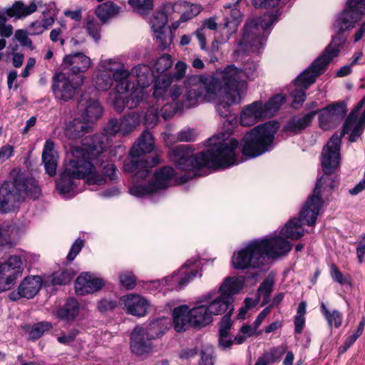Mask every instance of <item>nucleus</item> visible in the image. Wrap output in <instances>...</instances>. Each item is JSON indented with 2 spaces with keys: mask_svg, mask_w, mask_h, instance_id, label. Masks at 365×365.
<instances>
[{
  "mask_svg": "<svg viewBox=\"0 0 365 365\" xmlns=\"http://www.w3.org/2000/svg\"><path fill=\"white\" fill-rule=\"evenodd\" d=\"M63 64L71 76H83L91 66V58L82 53H76L68 55L63 58Z\"/></svg>",
  "mask_w": 365,
  "mask_h": 365,
  "instance_id": "nucleus-25",
  "label": "nucleus"
},
{
  "mask_svg": "<svg viewBox=\"0 0 365 365\" xmlns=\"http://www.w3.org/2000/svg\"><path fill=\"white\" fill-rule=\"evenodd\" d=\"M197 135V132L195 129L185 128L178 133L177 138L181 142L194 141L196 140Z\"/></svg>",
  "mask_w": 365,
  "mask_h": 365,
  "instance_id": "nucleus-57",
  "label": "nucleus"
},
{
  "mask_svg": "<svg viewBox=\"0 0 365 365\" xmlns=\"http://www.w3.org/2000/svg\"><path fill=\"white\" fill-rule=\"evenodd\" d=\"M279 126L277 122L269 121L247 132L244 138L242 153L244 156L255 158L268 151Z\"/></svg>",
  "mask_w": 365,
  "mask_h": 365,
  "instance_id": "nucleus-8",
  "label": "nucleus"
},
{
  "mask_svg": "<svg viewBox=\"0 0 365 365\" xmlns=\"http://www.w3.org/2000/svg\"><path fill=\"white\" fill-rule=\"evenodd\" d=\"M183 9L182 14L180 18L181 22H185L197 16L202 11V7L197 4H192L188 1H183L180 4Z\"/></svg>",
  "mask_w": 365,
  "mask_h": 365,
  "instance_id": "nucleus-47",
  "label": "nucleus"
},
{
  "mask_svg": "<svg viewBox=\"0 0 365 365\" xmlns=\"http://www.w3.org/2000/svg\"><path fill=\"white\" fill-rule=\"evenodd\" d=\"M78 110L83 119L90 124L98 119L103 112L99 102L96 99L88 98L86 93L81 96Z\"/></svg>",
  "mask_w": 365,
  "mask_h": 365,
  "instance_id": "nucleus-24",
  "label": "nucleus"
},
{
  "mask_svg": "<svg viewBox=\"0 0 365 365\" xmlns=\"http://www.w3.org/2000/svg\"><path fill=\"white\" fill-rule=\"evenodd\" d=\"M92 130L91 124L85 120L76 118L71 120L65 128L66 136L71 140H75L84 136Z\"/></svg>",
  "mask_w": 365,
  "mask_h": 365,
  "instance_id": "nucleus-32",
  "label": "nucleus"
},
{
  "mask_svg": "<svg viewBox=\"0 0 365 365\" xmlns=\"http://www.w3.org/2000/svg\"><path fill=\"white\" fill-rule=\"evenodd\" d=\"M128 4L132 11L140 16L149 15L155 6L154 0H128Z\"/></svg>",
  "mask_w": 365,
  "mask_h": 365,
  "instance_id": "nucleus-44",
  "label": "nucleus"
},
{
  "mask_svg": "<svg viewBox=\"0 0 365 365\" xmlns=\"http://www.w3.org/2000/svg\"><path fill=\"white\" fill-rule=\"evenodd\" d=\"M153 33L156 41L162 50L165 49L171 44L173 41V36L171 31L168 29V28H165V29H162L160 31H156Z\"/></svg>",
  "mask_w": 365,
  "mask_h": 365,
  "instance_id": "nucleus-49",
  "label": "nucleus"
},
{
  "mask_svg": "<svg viewBox=\"0 0 365 365\" xmlns=\"http://www.w3.org/2000/svg\"><path fill=\"white\" fill-rule=\"evenodd\" d=\"M42 5L43 1L41 0H34L29 5L24 4L22 1H17L11 6L3 11V12L8 17H14L20 19L34 14L37 10L38 6H41Z\"/></svg>",
  "mask_w": 365,
  "mask_h": 365,
  "instance_id": "nucleus-28",
  "label": "nucleus"
},
{
  "mask_svg": "<svg viewBox=\"0 0 365 365\" xmlns=\"http://www.w3.org/2000/svg\"><path fill=\"white\" fill-rule=\"evenodd\" d=\"M101 155H102V153H101L100 155L96 158V161H98V163H99V167L97 168V172L104 179V182L103 183H101V185H103V184L105 183L106 179L99 173V170H102V171L103 172L104 175L108 176L110 178V180H113L115 178V175H116V168H115V166L113 164H108V165H106L105 166H103V160ZM71 179H72V181L73 182V187L72 190L70 192L66 193H66L65 194L62 193L61 192V190L58 187V182L59 181V178L56 181V189H57L58 193L62 197H63L64 198H70V197H72L75 196L77 194L78 190H77L76 183V180L86 179V182L88 185H97V183H89L88 182V180H87L86 178H76V177L74 178V177H72ZM98 185H101V184H98Z\"/></svg>",
  "mask_w": 365,
  "mask_h": 365,
  "instance_id": "nucleus-27",
  "label": "nucleus"
},
{
  "mask_svg": "<svg viewBox=\"0 0 365 365\" xmlns=\"http://www.w3.org/2000/svg\"><path fill=\"white\" fill-rule=\"evenodd\" d=\"M145 88L136 87L131 92L125 101L116 97L114 101V106L118 112H122L125 106L129 109L136 108L140 102H142L146 96Z\"/></svg>",
  "mask_w": 365,
  "mask_h": 365,
  "instance_id": "nucleus-30",
  "label": "nucleus"
},
{
  "mask_svg": "<svg viewBox=\"0 0 365 365\" xmlns=\"http://www.w3.org/2000/svg\"><path fill=\"white\" fill-rule=\"evenodd\" d=\"M364 127L365 125L363 119L359 120L356 122V118L354 117V113L351 112L345 120L341 135H338L337 134H334V135L339 137L341 141L343 135L351 132L349 140L351 142H355L363 133Z\"/></svg>",
  "mask_w": 365,
  "mask_h": 365,
  "instance_id": "nucleus-34",
  "label": "nucleus"
},
{
  "mask_svg": "<svg viewBox=\"0 0 365 365\" xmlns=\"http://www.w3.org/2000/svg\"><path fill=\"white\" fill-rule=\"evenodd\" d=\"M319 185L320 182L315 185L313 194L308 197L299 212V218H297L302 223L309 226L315 225L323 204L322 200L317 195Z\"/></svg>",
  "mask_w": 365,
  "mask_h": 365,
  "instance_id": "nucleus-20",
  "label": "nucleus"
},
{
  "mask_svg": "<svg viewBox=\"0 0 365 365\" xmlns=\"http://www.w3.org/2000/svg\"><path fill=\"white\" fill-rule=\"evenodd\" d=\"M119 279L121 285L127 289H133L135 285V277L131 272H125L119 275Z\"/></svg>",
  "mask_w": 365,
  "mask_h": 365,
  "instance_id": "nucleus-61",
  "label": "nucleus"
},
{
  "mask_svg": "<svg viewBox=\"0 0 365 365\" xmlns=\"http://www.w3.org/2000/svg\"><path fill=\"white\" fill-rule=\"evenodd\" d=\"M158 118V108L152 106L147 110L145 114V124L148 128H153L157 124Z\"/></svg>",
  "mask_w": 365,
  "mask_h": 365,
  "instance_id": "nucleus-56",
  "label": "nucleus"
},
{
  "mask_svg": "<svg viewBox=\"0 0 365 365\" xmlns=\"http://www.w3.org/2000/svg\"><path fill=\"white\" fill-rule=\"evenodd\" d=\"M274 283L273 277L270 276L267 277L260 284L258 289L259 294L264 295L265 297H268L272 292Z\"/></svg>",
  "mask_w": 365,
  "mask_h": 365,
  "instance_id": "nucleus-60",
  "label": "nucleus"
},
{
  "mask_svg": "<svg viewBox=\"0 0 365 365\" xmlns=\"http://www.w3.org/2000/svg\"><path fill=\"white\" fill-rule=\"evenodd\" d=\"M6 14L0 9V36L4 38L10 37L13 34L14 28L12 25L6 24Z\"/></svg>",
  "mask_w": 365,
  "mask_h": 365,
  "instance_id": "nucleus-54",
  "label": "nucleus"
},
{
  "mask_svg": "<svg viewBox=\"0 0 365 365\" xmlns=\"http://www.w3.org/2000/svg\"><path fill=\"white\" fill-rule=\"evenodd\" d=\"M259 240L263 245L262 250L266 259L284 255L292 248V245L280 235H269Z\"/></svg>",
  "mask_w": 365,
  "mask_h": 365,
  "instance_id": "nucleus-19",
  "label": "nucleus"
},
{
  "mask_svg": "<svg viewBox=\"0 0 365 365\" xmlns=\"http://www.w3.org/2000/svg\"><path fill=\"white\" fill-rule=\"evenodd\" d=\"M235 67L240 71V79L241 81H245V83H247L246 81H245L242 78L243 73L247 76V78H251V79H254L255 78H256L257 76L258 66H257V63L254 62L253 61H247L244 64L243 70L237 68V66H235ZM246 84L247 85V83H246Z\"/></svg>",
  "mask_w": 365,
  "mask_h": 365,
  "instance_id": "nucleus-52",
  "label": "nucleus"
},
{
  "mask_svg": "<svg viewBox=\"0 0 365 365\" xmlns=\"http://www.w3.org/2000/svg\"><path fill=\"white\" fill-rule=\"evenodd\" d=\"M240 71L231 64L212 75L188 76L184 81L180 105L185 108L214 100L222 91L232 103H240L247 93V84L240 79Z\"/></svg>",
  "mask_w": 365,
  "mask_h": 365,
  "instance_id": "nucleus-2",
  "label": "nucleus"
},
{
  "mask_svg": "<svg viewBox=\"0 0 365 365\" xmlns=\"http://www.w3.org/2000/svg\"><path fill=\"white\" fill-rule=\"evenodd\" d=\"M154 146L153 135L147 130L143 131L130 150V158L124 161V171L138 179L146 178L151 168L160 163L158 156L150 158L145 155L152 152Z\"/></svg>",
  "mask_w": 365,
  "mask_h": 365,
  "instance_id": "nucleus-5",
  "label": "nucleus"
},
{
  "mask_svg": "<svg viewBox=\"0 0 365 365\" xmlns=\"http://www.w3.org/2000/svg\"><path fill=\"white\" fill-rule=\"evenodd\" d=\"M98 68L113 76L116 83L115 90L119 94L127 93L133 87V83L129 80L130 71L125 67L120 58L102 59L99 62Z\"/></svg>",
  "mask_w": 365,
  "mask_h": 365,
  "instance_id": "nucleus-14",
  "label": "nucleus"
},
{
  "mask_svg": "<svg viewBox=\"0 0 365 365\" xmlns=\"http://www.w3.org/2000/svg\"><path fill=\"white\" fill-rule=\"evenodd\" d=\"M230 12V19H227L224 24V27L222 29L229 33V35L237 31L242 19L241 12L235 6V8L231 9Z\"/></svg>",
  "mask_w": 365,
  "mask_h": 365,
  "instance_id": "nucleus-46",
  "label": "nucleus"
},
{
  "mask_svg": "<svg viewBox=\"0 0 365 365\" xmlns=\"http://www.w3.org/2000/svg\"><path fill=\"white\" fill-rule=\"evenodd\" d=\"M23 263L19 256L12 255L4 263H0V292L7 291L20 278Z\"/></svg>",
  "mask_w": 365,
  "mask_h": 365,
  "instance_id": "nucleus-17",
  "label": "nucleus"
},
{
  "mask_svg": "<svg viewBox=\"0 0 365 365\" xmlns=\"http://www.w3.org/2000/svg\"><path fill=\"white\" fill-rule=\"evenodd\" d=\"M168 23V16L162 11H157L150 19V26L153 31L165 29Z\"/></svg>",
  "mask_w": 365,
  "mask_h": 365,
  "instance_id": "nucleus-50",
  "label": "nucleus"
},
{
  "mask_svg": "<svg viewBox=\"0 0 365 365\" xmlns=\"http://www.w3.org/2000/svg\"><path fill=\"white\" fill-rule=\"evenodd\" d=\"M58 155L54 150V143L50 140L45 143L42 153V162L46 172L51 176L56 174L57 168Z\"/></svg>",
  "mask_w": 365,
  "mask_h": 365,
  "instance_id": "nucleus-33",
  "label": "nucleus"
},
{
  "mask_svg": "<svg viewBox=\"0 0 365 365\" xmlns=\"http://www.w3.org/2000/svg\"><path fill=\"white\" fill-rule=\"evenodd\" d=\"M206 151L192 154L189 145H180L170 149V159L182 170H197L202 167L227 168L237 165L236 157L238 141L228 133L215 135L207 141Z\"/></svg>",
  "mask_w": 365,
  "mask_h": 365,
  "instance_id": "nucleus-3",
  "label": "nucleus"
},
{
  "mask_svg": "<svg viewBox=\"0 0 365 365\" xmlns=\"http://www.w3.org/2000/svg\"><path fill=\"white\" fill-rule=\"evenodd\" d=\"M190 312L192 319L193 327H205L213 320V317L210 312H208V309L202 299L192 309H190Z\"/></svg>",
  "mask_w": 365,
  "mask_h": 365,
  "instance_id": "nucleus-31",
  "label": "nucleus"
},
{
  "mask_svg": "<svg viewBox=\"0 0 365 365\" xmlns=\"http://www.w3.org/2000/svg\"><path fill=\"white\" fill-rule=\"evenodd\" d=\"M42 286V279L39 276H30L24 279L16 291L9 294V299L16 301L20 298H33L40 290Z\"/></svg>",
  "mask_w": 365,
  "mask_h": 365,
  "instance_id": "nucleus-22",
  "label": "nucleus"
},
{
  "mask_svg": "<svg viewBox=\"0 0 365 365\" xmlns=\"http://www.w3.org/2000/svg\"><path fill=\"white\" fill-rule=\"evenodd\" d=\"M78 302L73 298H69L64 306L57 311V317L60 319L72 322L78 316Z\"/></svg>",
  "mask_w": 365,
  "mask_h": 365,
  "instance_id": "nucleus-39",
  "label": "nucleus"
},
{
  "mask_svg": "<svg viewBox=\"0 0 365 365\" xmlns=\"http://www.w3.org/2000/svg\"><path fill=\"white\" fill-rule=\"evenodd\" d=\"M262 249L263 245L259 239L248 242L233 255L232 263L234 268L245 269L249 267L258 268L264 265L267 260Z\"/></svg>",
  "mask_w": 365,
  "mask_h": 365,
  "instance_id": "nucleus-12",
  "label": "nucleus"
},
{
  "mask_svg": "<svg viewBox=\"0 0 365 365\" xmlns=\"http://www.w3.org/2000/svg\"><path fill=\"white\" fill-rule=\"evenodd\" d=\"M29 32L24 29H17L14 34L15 39L20 43L23 46H26L33 50V42L29 38Z\"/></svg>",
  "mask_w": 365,
  "mask_h": 365,
  "instance_id": "nucleus-55",
  "label": "nucleus"
},
{
  "mask_svg": "<svg viewBox=\"0 0 365 365\" xmlns=\"http://www.w3.org/2000/svg\"><path fill=\"white\" fill-rule=\"evenodd\" d=\"M130 71V76L135 78L138 87L145 88L150 85L153 73L148 65L138 64Z\"/></svg>",
  "mask_w": 365,
  "mask_h": 365,
  "instance_id": "nucleus-36",
  "label": "nucleus"
},
{
  "mask_svg": "<svg viewBox=\"0 0 365 365\" xmlns=\"http://www.w3.org/2000/svg\"><path fill=\"white\" fill-rule=\"evenodd\" d=\"M302 225V223L297 218L291 219L285 224L280 234L291 240H298L304 234Z\"/></svg>",
  "mask_w": 365,
  "mask_h": 365,
  "instance_id": "nucleus-40",
  "label": "nucleus"
},
{
  "mask_svg": "<svg viewBox=\"0 0 365 365\" xmlns=\"http://www.w3.org/2000/svg\"><path fill=\"white\" fill-rule=\"evenodd\" d=\"M120 12V7L112 1H107L98 6L95 13L103 22L117 16Z\"/></svg>",
  "mask_w": 365,
  "mask_h": 365,
  "instance_id": "nucleus-41",
  "label": "nucleus"
},
{
  "mask_svg": "<svg viewBox=\"0 0 365 365\" xmlns=\"http://www.w3.org/2000/svg\"><path fill=\"white\" fill-rule=\"evenodd\" d=\"M86 30L88 34L96 41L101 38V25L93 19L88 20Z\"/></svg>",
  "mask_w": 365,
  "mask_h": 365,
  "instance_id": "nucleus-58",
  "label": "nucleus"
},
{
  "mask_svg": "<svg viewBox=\"0 0 365 365\" xmlns=\"http://www.w3.org/2000/svg\"><path fill=\"white\" fill-rule=\"evenodd\" d=\"M274 21V16L269 14L250 19L245 25L242 38L237 43L238 48L233 52L234 57L245 51L259 52L266 43L267 30Z\"/></svg>",
  "mask_w": 365,
  "mask_h": 365,
  "instance_id": "nucleus-7",
  "label": "nucleus"
},
{
  "mask_svg": "<svg viewBox=\"0 0 365 365\" xmlns=\"http://www.w3.org/2000/svg\"><path fill=\"white\" fill-rule=\"evenodd\" d=\"M330 268L331 277L335 282L341 285L350 283L349 279L342 274V273L335 264H331Z\"/></svg>",
  "mask_w": 365,
  "mask_h": 365,
  "instance_id": "nucleus-62",
  "label": "nucleus"
},
{
  "mask_svg": "<svg viewBox=\"0 0 365 365\" xmlns=\"http://www.w3.org/2000/svg\"><path fill=\"white\" fill-rule=\"evenodd\" d=\"M364 15H365V0L347 1L346 9L334 24V29L337 36L332 38L324 53L297 76L294 81L297 86L307 89L315 81L316 78L324 71L327 66L334 57L338 56L341 49L345 42V38L341 34L353 28Z\"/></svg>",
  "mask_w": 365,
  "mask_h": 365,
  "instance_id": "nucleus-4",
  "label": "nucleus"
},
{
  "mask_svg": "<svg viewBox=\"0 0 365 365\" xmlns=\"http://www.w3.org/2000/svg\"><path fill=\"white\" fill-rule=\"evenodd\" d=\"M52 328L51 323L47 322H41L32 326L29 331V337L31 339H37L40 338L44 332L49 331Z\"/></svg>",
  "mask_w": 365,
  "mask_h": 365,
  "instance_id": "nucleus-51",
  "label": "nucleus"
},
{
  "mask_svg": "<svg viewBox=\"0 0 365 365\" xmlns=\"http://www.w3.org/2000/svg\"><path fill=\"white\" fill-rule=\"evenodd\" d=\"M75 275L71 269L63 268L52 274L51 282L55 285H63L71 282Z\"/></svg>",
  "mask_w": 365,
  "mask_h": 365,
  "instance_id": "nucleus-48",
  "label": "nucleus"
},
{
  "mask_svg": "<svg viewBox=\"0 0 365 365\" xmlns=\"http://www.w3.org/2000/svg\"><path fill=\"white\" fill-rule=\"evenodd\" d=\"M41 190L34 180L18 175L12 181H6L0 186V212L14 210L27 197L38 198Z\"/></svg>",
  "mask_w": 365,
  "mask_h": 365,
  "instance_id": "nucleus-6",
  "label": "nucleus"
},
{
  "mask_svg": "<svg viewBox=\"0 0 365 365\" xmlns=\"http://www.w3.org/2000/svg\"><path fill=\"white\" fill-rule=\"evenodd\" d=\"M84 76H71L62 71L53 76L52 90L56 98L63 101L71 100L83 85Z\"/></svg>",
  "mask_w": 365,
  "mask_h": 365,
  "instance_id": "nucleus-15",
  "label": "nucleus"
},
{
  "mask_svg": "<svg viewBox=\"0 0 365 365\" xmlns=\"http://www.w3.org/2000/svg\"><path fill=\"white\" fill-rule=\"evenodd\" d=\"M170 326L171 322L169 318L160 317L151 321L145 331L148 337L154 339L164 334Z\"/></svg>",
  "mask_w": 365,
  "mask_h": 365,
  "instance_id": "nucleus-35",
  "label": "nucleus"
},
{
  "mask_svg": "<svg viewBox=\"0 0 365 365\" xmlns=\"http://www.w3.org/2000/svg\"><path fill=\"white\" fill-rule=\"evenodd\" d=\"M170 75H163L157 77L153 87V96L158 101H167L169 88L172 83Z\"/></svg>",
  "mask_w": 365,
  "mask_h": 365,
  "instance_id": "nucleus-37",
  "label": "nucleus"
},
{
  "mask_svg": "<svg viewBox=\"0 0 365 365\" xmlns=\"http://www.w3.org/2000/svg\"><path fill=\"white\" fill-rule=\"evenodd\" d=\"M120 302L123 304V309L129 314L143 317L145 315L148 302L142 296L129 294L120 298Z\"/></svg>",
  "mask_w": 365,
  "mask_h": 365,
  "instance_id": "nucleus-26",
  "label": "nucleus"
},
{
  "mask_svg": "<svg viewBox=\"0 0 365 365\" xmlns=\"http://www.w3.org/2000/svg\"><path fill=\"white\" fill-rule=\"evenodd\" d=\"M187 66V64L181 61H179L176 63L175 66V72L172 77V81L175 79L176 81L181 80L186 73Z\"/></svg>",
  "mask_w": 365,
  "mask_h": 365,
  "instance_id": "nucleus-64",
  "label": "nucleus"
},
{
  "mask_svg": "<svg viewBox=\"0 0 365 365\" xmlns=\"http://www.w3.org/2000/svg\"><path fill=\"white\" fill-rule=\"evenodd\" d=\"M121 126V136L130 134L140 125V116L136 112H131L125 115L119 120Z\"/></svg>",
  "mask_w": 365,
  "mask_h": 365,
  "instance_id": "nucleus-43",
  "label": "nucleus"
},
{
  "mask_svg": "<svg viewBox=\"0 0 365 365\" xmlns=\"http://www.w3.org/2000/svg\"><path fill=\"white\" fill-rule=\"evenodd\" d=\"M245 285L243 276L227 277L217 292H210L202 299L212 316L223 314L233 302V296L238 294Z\"/></svg>",
  "mask_w": 365,
  "mask_h": 365,
  "instance_id": "nucleus-9",
  "label": "nucleus"
},
{
  "mask_svg": "<svg viewBox=\"0 0 365 365\" xmlns=\"http://www.w3.org/2000/svg\"><path fill=\"white\" fill-rule=\"evenodd\" d=\"M173 320L174 329L178 332L184 331L192 327L190 307L187 305L175 307L173 311Z\"/></svg>",
  "mask_w": 365,
  "mask_h": 365,
  "instance_id": "nucleus-29",
  "label": "nucleus"
},
{
  "mask_svg": "<svg viewBox=\"0 0 365 365\" xmlns=\"http://www.w3.org/2000/svg\"><path fill=\"white\" fill-rule=\"evenodd\" d=\"M225 97L226 94L225 93ZM228 102L220 101L215 106V109L220 116L227 118L230 114V105L233 104L227 98Z\"/></svg>",
  "mask_w": 365,
  "mask_h": 365,
  "instance_id": "nucleus-63",
  "label": "nucleus"
},
{
  "mask_svg": "<svg viewBox=\"0 0 365 365\" xmlns=\"http://www.w3.org/2000/svg\"><path fill=\"white\" fill-rule=\"evenodd\" d=\"M173 65L172 58L169 54H163L159 57L155 64L154 69L158 73H163Z\"/></svg>",
  "mask_w": 365,
  "mask_h": 365,
  "instance_id": "nucleus-53",
  "label": "nucleus"
},
{
  "mask_svg": "<svg viewBox=\"0 0 365 365\" xmlns=\"http://www.w3.org/2000/svg\"><path fill=\"white\" fill-rule=\"evenodd\" d=\"M320 310L325 317L329 328H339L342 324L343 314L336 309H329L324 302L320 304Z\"/></svg>",
  "mask_w": 365,
  "mask_h": 365,
  "instance_id": "nucleus-42",
  "label": "nucleus"
},
{
  "mask_svg": "<svg viewBox=\"0 0 365 365\" xmlns=\"http://www.w3.org/2000/svg\"><path fill=\"white\" fill-rule=\"evenodd\" d=\"M148 337L145 329L136 327L130 334V350L138 356H145L153 350L151 340Z\"/></svg>",
  "mask_w": 365,
  "mask_h": 365,
  "instance_id": "nucleus-21",
  "label": "nucleus"
},
{
  "mask_svg": "<svg viewBox=\"0 0 365 365\" xmlns=\"http://www.w3.org/2000/svg\"><path fill=\"white\" fill-rule=\"evenodd\" d=\"M184 88H182L178 85H173L170 86V88H169V93L166 103H168L170 102H175L176 101H178V103H180V99L179 98L180 97L182 98Z\"/></svg>",
  "mask_w": 365,
  "mask_h": 365,
  "instance_id": "nucleus-59",
  "label": "nucleus"
},
{
  "mask_svg": "<svg viewBox=\"0 0 365 365\" xmlns=\"http://www.w3.org/2000/svg\"><path fill=\"white\" fill-rule=\"evenodd\" d=\"M174 175L175 170L173 168L164 167L155 173L154 180L150 182L148 185H133L130 188V193L133 196L140 197L165 189L169 186Z\"/></svg>",
  "mask_w": 365,
  "mask_h": 365,
  "instance_id": "nucleus-16",
  "label": "nucleus"
},
{
  "mask_svg": "<svg viewBox=\"0 0 365 365\" xmlns=\"http://www.w3.org/2000/svg\"><path fill=\"white\" fill-rule=\"evenodd\" d=\"M106 134H96L84 139L82 147L71 148L72 158L65 164L59 178L58 187L63 194L70 192L73 187L72 177L86 178L89 183L101 184L103 177L97 172L99 163L96 158L108 146V136H121V126L116 119L110 120L105 128Z\"/></svg>",
  "mask_w": 365,
  "mask_h": 365,
  "instance_id": "nucleus-1",
  "label": "nucleus"
},
{
  "mask_svg": "<svg viewBox=\"0 0 365 365\" xmlns=\"http://www.w3.org/2000/svg\"><path fill=\"white\" fill-rule=\"evenodd\" d=\"M339 161L340 138L332 135L322 153V166L324 173L316 183L317 185L320 182L317 195L321 198L324 192H330L337 185V178L332 173L339 166Z\"/></svg>",
  "mask_w": 365,
  "mask_h": 365,
  "instance_id": "nucleus-10",
  "label": "nucleus"
},
{
  "mask_svg": "<svg viewBox=\"0 0 365 365\" xmlns=\"http://www.w3.org/2000/svg\"><path fill=\"white\" fill-rule=\"evenodd\" d=\"M114 78L110 73L104 72L98 68L96 74L93 79V83L96 88L98 91H106L109 90L113 83Z\"/></svg>",
  "mask_w": 365,
  "mask_h": 365,
  "instance_id": "nucleus-45",
  "label": "nucleus"
},
{
  "mask_svg": "<svg viewBox=\"0 0 365 365\" xmlns=\"http://www.w3.org/2000/svg\"><path fill=\"white\" fill-rule=\"evenodd\" d=\"M104 286L103 279L91 272H82L76 279L75 289L79 295H86L100 290Z\"/></svg>",
  "mask_w": 365,
  "mask_h": 365,
  "instance_id": "nucleus-23",
  "label": "nucleus"
},
{
  "mask_svg": "<svg viewBox=\"0 0 365 365\" xmlns=\"http://www.w3.org/2000/svg\"><path fill=\"white\" fill-rule=\"evenodd\" d=\"M285 101L284 96L277 94L264 103L256 101L242 107L240 115V124L250 127L259 121L272 117Z\"/></svg>",
  "mask_w": 365,
  "mask_h": 365,
  "instance_id": "nucleus-11",
  "label": "nucleus"
},
{
  "mask_svg": "<svg viewBox=\"0 0 365 365\" xmlns=\"http://www.w3.org/2000/svg\"><path fill=\"white\" fill-rule=\"evenodd\" d=\"M315 115L316 112L312 111L304 115L293 117L287 122L285 126V130L294 133H299L311 124Z\"/></svg>",
  "mask_w": 365,
  "mask_h": 365,
  "instance_id": "nucleus-38",
  "label": "nucleus"
},
{
  "mask_svg": "<svg viewBox=\"0 0 365 365\" xmlns=\"http://www.w3.org/2000/svg\"><path fill=\"white\" fill-rule=\"evenodd\" d=\"M315 112L318 113L319 127L327 130L341 120L346 113V107L344 102L340 101Z\"/></svg>",
  "mask_w": 365,
  "mask_h": 365,
  "instance_id": "nucleus-18",
  "label": "nucleus"
},
{
  "mask_svg": "<svg viewBox=\"0 0 365 365\" xmlns=\"http://www.w3.org/2000/svg\"><path fill=\"white\" fill-rule=\"evenodd\" d=\"M199 267V258H191L178 272L156 282L162 287H166L169 290H180L195 277L202 276L198 271Z\"/></svg>",
  "mask_w": 365,
  "mask_h": 365,
  "instance_id": "nucleus-13",
  "label": "nucleus"
}]
</instances>
